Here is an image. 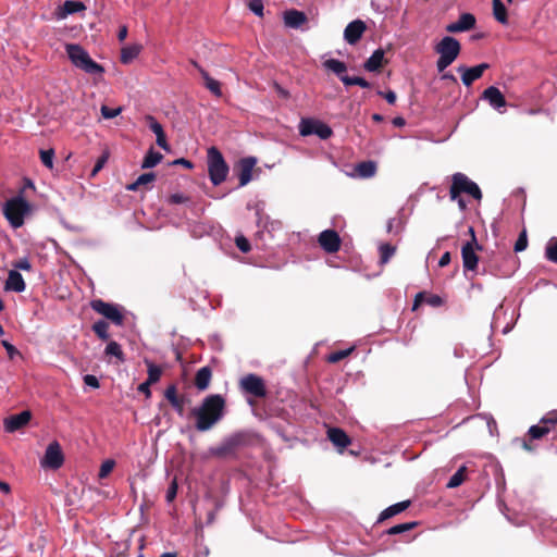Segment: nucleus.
Wrapping results in <instances>:
<instances>
[{
	"label": "nucleus",
	"instance_id": "f8f14e48",
	"mask_svg": "<svg viewBox=\"0 0 557 557\" xmlns=\"http://www.w3.org/2000/svg\"><path fill=\"white\" fill-rule=\"evenodd\" d=\"M64 461L61 446L58 442H52L48 445L44 458L40 461L42 468L59 469Z\"/></svg>",
	"mask_w": 557,
	"mask_h": 557
},
{
	"label": "nucleus",
	"instance_id": "69168bd1",
	"mask_svg": "<svg viewBox=\"0 0 557 557\" xmlns=\"http://www.w3.org/2000/svg\"><path fill=\"white\" fill-rule=\"evenodd\" d=\"M150 385L151 383H149L147 380L145 382H143L139 386H138V391L143 394H145L147 397L150 396Z\"/></svg>",
	"mask_w": 557,
	"mask_h": 557
},
{
	"label": "nucleus",
	"instance_id": "1a4fd4ad",
	"mask_svg": "<svg viewBox=\"0 0 557 557\" xmlns=\"http://www.w3.org/2000/svg\"><path fill=\"white\" fill-rule=\"evenodd\" d=\"M92 310L110 320L113 324L121 326L124 322V317L121 307L114 304L106 302L101 299H96L90 302Z\"/></svg>",
	"mask_w": 557,
	"mask_h": 557
},
{
	"label": "nucleus",
	"instance_id": "49530a36",
	"mask_svg": "<svg viewBox=\"0 0 557 557\" xmlns=\"http://www.w3.org/2000/svg\"><path fill=\"white\" fill-rule=\"evenodd\" d=\"M145 120L148 123L149 128L156 136L164 132L162 125L156 120L154 116L148 114L145 116Z\"/></svg>",
	"mask_w": 557,
	"mask_h": 557
},
{
	"label": "nucleus",
	"instance_id": "aec40b11",
	"mask_svg": "<svg viewBox=\"0 0 557 557\" xmlns=\"http://www.w3.org/2000/svg\"><path fill=\"white\" fill-rule=\"evenodd\" d=\"M257 164L255 157H247L239 162V185L245 186L251 181L252 170Z\"/></svg>",
	"mask_w": 557,
	"mask_h": 557
},
{
	"label": "nucleus",
	"instance_id": "a18cd8bd",
	"mask_svg": "<svg viewBox=\"0 0 557 557\" xmlns=\"http://www.w3.org/2000/svg\"><path fill=\"white\" fill-rule=\"evenodd\" d=\"M54 151L52 149L40 150V160L48 169L53 168Z\"/></svg>",
	"mask_w": 557,
	"mask_h": 557
},
{
	"label": "nucleus",
	"instance_id": "4c0bfd02",
	"mask_svg": "<svg viewBox=\"0 0 557 557\" xmlns=\"http://www.w3.org/2000/svg\"><path fill=\"white\" fill-rule=\"evenodd\" d=\"M108 330H109V324L104 320H98L92 325V331L102 341H108V338H109Z\"/></svg>",
	"mask_w": 557,
	"mask_h": 557
},
{
	"label": "nucleus",
	"instance_id": "423d86ee",
	"mask_svg": "<svg viewBox=\"0 0 557 557\" xmlns=\"http://www.w3.org/2000/svg\"><path fill=\"white\" fill-rule=\"evenodd\" d=\"M468 194L476 200L482 199V193L478 184L471 181L466 174L457 172L451 177L449 196L451 200H456L460 194Z\"/></svg>",
	"mask_w": 557,
	"mask_h": 557
},
{
	"label": "nucleus",
	"instance_id": "c03bdc74",
	"mask_svg": "<svg viewBox=\"0 0 557 557\" xmlns=\"http://www.w3.org/2000/svg\"><path fill=\"white\" fill-rule=\"evenodd\" d=\"M380 252H381V262L386 263L395 253V247L389 244L381 245Z\"/></svg>",
	"mask_w": 557,
	"mask_h": 557
},
{
	"label": "nucleus",
	"instance_id": "f3484780",
	"mask_svg": "<svg viewBox=\"0 0 557 557\" xmlns=\"http://www.w3.org/2000/svg\"><path fill=\"white\" fill-rule=\"evenodd\" d=\"M30 418L32 414L28 410L13 414L4 420V430L9 433H13L25 426L29 422Z\"/></svg>",
	"mask_w": 557,
	"mask_h": 557
},
{
	"label": "nucleus",
	"instance_id": "79ce46f5",
	"mask_svg": "<svg viewBox=\"0 0 557 557\" xmlns=\"http://www.w3.org/2000/svg\"><path fill=\"white\" fill-rule=\"evenodd\" d=\"M342 82L346 86L357 85V86H360L361 88H369L370 87L369 82H367L364 78L358 77V76L342 77Z\"/></svg>",
	"mask_w": 557,
	"mask_h": 557
},
{
	"label": "nucleus",
	"instance_id": "774afa93",
	"mask_svg": "<svg viewBox=\"0 0 557 557\" xmlns=\"http://www.w3.org/2000/svg\"><path fill=\"white\" fill-rule=\"evenodd\" d=\"M126 36H127V27L122 26L117 33V38L120 41H123V40H125Z\"/></svg>",
	"mask_w": 557,
	"mask_h": 557
},
{
	"label": "nucleus",
	"instance_id": "a211bd4d",
	"mask_svg": "<svg viewBox=\"0 0 557 557\" xmlns=\"http://www.w3.org/2000/svg\"><path fill=\"white\" fill-rule=\"evenodd\" d=\"M475 25V17L471 13H462L458 21L450 23L446 26L448 33H461L473 28Z\"/></svg>",
	"mask_w": 557,
	"mask_h": 557
},
{
	"label": "nucleus",
	"instance_id": "09e8293b",
	"mask_svg": "<svg viewBox=\"0 0 557 557\" xmlns=\"http://www.w3.org/2000/svg\"><path fill=\"white\" fill-rule=\"evenodd\" d=\"M177 494V481L173 479L166 490L165 499L168 503H172Z\"/></svg>",
	"mask_w": 557,
	"mask_h": 557
},
{
	"label": "nucleus",
	"instance_id": "473e14b6",
	"mask_svg": "<svg viewBox=\"0 0 557 557\" xmlns=\"http://www.w3.org/2000/svg\"><path fill=\"white\" fill-rule=\"evenodd\" d=\"M421 301H424L425 304H428L431 307H440L443 304L442 298L437 295H430L428 297H424L420 293L414 298L413 309H416L421 304Z\"/></svg>",
	"mask_w": 557,
	"mask_h": 557
},
{
	"label": "nucleus",
	"instance_id": "338daca9",
	"mask_svg": "<svg viewBox=\"0 0 557 557\" xmlns=\"http://www.w3.org/2000/svg\"><path fill=\"white\" fill-rule=\"evenodd\" d=\"M450 262V253L448 251H446L445 253L442 255V257L440 258L438 260V265L441 268L443 267H446L448 265Z\"/></svg>",
	"mask_w": 557,
	"mask_h": 557
},
{
	"label": "nucleus",
	"instance_id": "393cba45",
	"mask_svg": "<svg viewBox=\"0 0 557 557\" xmlns=\"http://www.w3.org/2000/svg\"><path fill=\"white\" fill-rule=\"evenodd\" d=\"M410 506V500H404V502H399V503H396L387 508H385L381 513H380V517H379V522L381 521H384L386 519H389L400 512H403L404 510H406L408 507Z\"/></svg>",
	"mask_w": 557,
	"mask_h": 557
},
{
	"label": "nucleus",
	"instance_id": "2eb2a0df",
	"mask_svg": "<svg viewBox=\"0 0 557 557\" xmlns=\"http://www.w3.org/2000/svg\"><path fill=\"white\" fill-rule=\"evenodd\" d=\"M240 443V435H232L225 438L219 446L211 448V454L216 457H226L233 454Z\"/></svg>",
	"mask_w": 557,
	"mask_h": 557
},
{
	"label": "nucleus",
	"instance_id": "e433bc0d",
	"mask_svg": "<svg viewBox=\"0 0 557 557\" xmlns=\"http://www.w3.org/2000/svg\"><path fill=\"white\" fill-rule=\"evenodd\" d=\"M145 362L147 364V370H148V379H147V381L149 383H151V384L157 383L160 380V377H161L162 369L159 366H156L154 363H152L149 360H145Z\"/></svg>",
	"mask_w": 557,
	"mask_h": 557
},
{
	"label": "nucleus",
	"instance_id": "052dcab7",
	"mask_svg": "<svg viewBox=\"0 0 557 557\" xmlns=\"http://www.w3.org/2000/svg\"><path fill=\"white\" fill-rule=\"evenodd\" d=\"M156 141H157V145H158L160 148H162V149H164V150H169V149H170V147H169V145H168V143H166V138H165V134H164V132H163L162 134H158V135L156 136Z\"/></svg>",
	"mask_w": 557,
	"mask_h": 557
},
{
	"label": "nucleus",
	"instance_id": "37998d69",
	"mask_svg": "<svg viewBox=\"0 0 557 557\" xmlns=\"http://www.w3.org/2000/svg\"><path fill=\"white\" fill-rule=\"evenodd\" d=\"M123 111V108L122 107H117V108H109L108 106H101L100 108V112H101V115L103 119L106 120H110V119H114L116 117L117 115H120Z\"/></svg>",
	"mask_w": 557,
	"mask_h": 557
},
{
	"label": "nucleus",
	"instance_id": "bf43d9fd",
	"mask_svg": "<svg viewBox=\"0 0 557 557\" xmlns=\"http://www.w3.org/2000/svg\"><path fill=\"white\" fill-rule=\"evenodd\" d=\"M377 95L384 97L389 104H394L397 99L396 94L393 90H388L386 92L379 90Z\"/></svg>",
	"mask_w": 557,
	"mask_h": 557
},
{
	"label": "nucleus",
	"instance_id": "680f3d73",
	"mask_svg": "<svg viewBox=\"0 0 557 557\" xmlns=\"http://www.w3.org/2000/svg\"><path fill=\"white\" fill-rule=\"evenodd\" d=\"M188 199L187 197H185L183 194L181 193H176V194H173L171 195L170 197V202L172 203H184L186 202Z\"/></svg>",
	"mask_w": 557,
	"mask_h": 557
},
{
	"label": "nucleus",
	"instance_id": "8fccbe9b",
	"mask_svg": "<svg viewBox=\"0 0 557 557\" xmlns=\"http://www.w3.org/2000/svg\"><path fill=\"white\" fill-rule=\"evenodd\" d=\"M108 159H109V152L106 151L103 152V154L97 160L92 171H91V176H96L98 174L99 171L102 170V168L106 165V163L108 162Z\"/></svg>",
	"mask_w": 557,
	"mask_h": 557
},
{
	"label": "nucleus",
	"instance_id": "4d7b16f0",
	"mask_svg": "<svg viewBox=\"0 0 557 557\" xmlns=\"http://www.w3.org/2000/svg\"><path fill=\"white\" fill-rule=\"evenodd\" d=\"M165 398L171 403H174L178 400L176 387L174 385H171L165 391Z\"/></svg>",
	"mask_w": 557,
	"mask_h": 557
},
{
	"label": "nucleus",
	"instance_id": "ddd939ff",
	"mask_svg": "<svg viewBox=\"0 0 557 557\" xmlns=\"http://www.w3.org/2000/svg\"><path fill=\"white\" fill-rule=\"evenodd\" d=\"M488 67L490 65L487 63H481L472 67L460 65L457 71L461 74L462 84L469 87L474 81L479 79Z\"/></svg>",
	"mask_w": 557,
	"mask_h": 557
},
{
	"label": "nucleus",
	"instance_id": "72a5a7b5",
	"mask_svg": "<svg viewBox=\"0 0 557 557\" xmlns=\"http://www.w3.org/2000/svg\"><path fill=\"white\" fill-rule=\"evenodd\" d=\"M493 1V14L496 21L502 24H507V10L504 3L500 0H492Z\"/></svg>",
	"mask_w": 557,
	"mask_h": 557
},
{
	"label": "nucleus",
	"instance_id": "5fc2aeb1",
	"mask_svg": "<svg viewBox=\"0 0 557 557\" xmlns=\"http://www.w3.org/2000/svg\"><path fill=\"white\" fill-rule=\"evenodd\" d=\"M14 269L13 270H23V271H29L32 269V264H30V261L28 260V258L24 257V258H21L18 259L14 264H13Z\"/></svg>",
	"mask_w": 557,
	"mask_h": 557
},
{
	"label": "nucleus",
	"instance_id": "de8ad7c7",
	"mask_svg": "<svg viewBox=\"0 0 557 557\" xmlns=\"http://www.w3.org/2000/svg\"><path fill=\"white\" fill-rule=\"evenodd\" d=\"M248 8L257 16H263L264 7L262 0H249Z\"/></svg>",
	"mask_w": 557,
	"mask_h": 557
},
{
	"label": "nucleus",
	"instance_id": "39448f33",
	"mask_svg": "<svg viewBox=\"0 0 557 557\" xmlns=\"http://www.w3.org/2000/svg\"><path fill=\"white\" fill-rule=\"evenodd\" d=\"M209 177L213 185H220L225 181L228 166L216 147H210L207 152Z\"/></svg>",
	"mask_w": 557,
	"mask_h": 557
},
{
	"label": "nucleus",
	"instance_id": "0e129e2a",
	"mask_svg": "<svg viewBox=\"0 0 557 557\" xmlns=\"http://www.w3.org/2000/svg\"><path fill=\"white\" fill-rule=\"evenodd\" d=\"M171 406L174 408V410L177 412L178 416H184V406L183 400L178 399L174 403H171Z\"/></svg>",
	"mask_w": 557,
	"mask_h": 557
},
{
	"label": "nucleus",
	"instance_id": "f704fd0d",
	"mask_svg": "<svg viewBox=\"0 0 557 557\" xmlns=\"http://www.w3.org/2000/svg\"><path fill=\"white\" fill-rule=\"evenodd\" d=\"M156 175L153 173H144L137 177V180L129 184L126 188L127 190H137L139 186L150 184L154 181Z\"/></svg>",
	"mask_w": 557,
	"mask_h": 557
},
{
	"label": "nucleus",
	"instance_id": "9d476101",
	"mask_svg": "<svg viewBox=\"0 0 557 557\" xmlns=\"http://www.w3.org/2000/svg\"><path fill=\"white\" fill-rule=\"evenodd\" d=\"M471 240L467 242L461 248L462 265L465 270L474 271L478 267L479 258L475 248L481 249L476 243L473 227H469Z\"/></svg>",
	"mask_w": 557,
	"mask_h": 557
},
{
	"label": "nucleus",
	"instance_id": "7c9ffc66",
	"mask_svg": "<svg viewBox=\"0 0 557 557\" xmlns=\"http://www.w3.org/2000/svg\"><path fill=\"white\" fill-rule=\"evenodd\" d=\"M104 354L107 357H115L119 362H124V352L122 350L121 345L115 341H110L104 349Z\"/></svg>",
	"mask_w": 557,
	"mask_h": 557
},
{
	"label": "nucleus",
	"instance_id": "a878e982",
	"mask_svg": "<svg viewBox=\"0 0 557 557\" xmlns=\"http://www.w3.org/2000/svg\"><path fill=\"white\" fill-rule=\"evenodd\" d=\"M384 60V51L382 49H376L373 51V53L370 55V58L364 62L363 67L364 70L369 72H375L377 71Z\"/></svg>",
	"mask_w": 557,
	"mask_h": 557
},
{
	"label": "nucleus",
	"instance_id": "58836bf2",
	"mask_svg": "<svg viewBox=\"0 0 557 557\" xmlns=\"http://www.w3.org/2000/svg\"><path fill=\"white\" fill-rule=\"evenodd\" d=\"M465 471H466V467L462 466L460 467L449 479V481L447 482V487L448 488H455V487H458L459 485L462 484L463 480H465Z\"/></svg>",
	"mask_w": 557,
	"mask_h": 557
},
{
	"label": "nucleus",
	"instance_id": "a19ab883",
	"mask_svg": "<svg viewBox=\"0 0 557 557\" xmlns=\"http://www.w3.org/2000/svg\"><path fill=\"white\" fill-rule=\"evenodd\" d=\"M417 525V522H406V523H399L396 524L387 530V534L395 535L400 534L404 532H407L411 529H413Z\"/></svg>",
	"mask_w": 557,
	"mask_h": 557
},
{
	"label": "nucleus",
	"instance_id": "4be33fe9",
	"mask_svg": "<svg viewBox=\"0 0 557 557\" xmlns=\"http://www.w3.org/2000/svg\"><path fill=\"white\" fill-rule=\"evenodd\" d=\"M327 438L333 443L335 447L338 448L341 453L351 443L349 436L338 428L329 429Z\"/></svg>",
	"mask_w": 557,
	"mask_h": 557
},
{
	"label": "nucleus",
	"instance_id": "412c9836",
	"mask_svg": "<svg viewBox=\"0 0 557 557\" xmlns=\"http://www.w3.org/2000/svg\"><path fill=\"white\" fill-rule=\"evenodd\" d=\"M483 98L495 110H500L506 106V100L500 90L495 86H490L483 92Z\"/></svg>",
	"mask_w": 557,
	"mask_h": 557
},
{
	"label": "nucleus",
	"instance_id": "dca6fc26",
	"mask_svg": "<svg viewBox=\"0 0 557 557\" xmlns=\"http://www.w3.org/2000/svg\"><path fill=\"white\" fill-rule=\"evenodd\" d=\"M366 30V24L361 20L350 22L344 30V39L349 45H355Z\"/></svg>",
	"mask_w": 557,
	"mask_h": 557
},
{
	"label": "nucleus",
	"instance_id": "e2e57ef3",
	"mask_svg": "<svg viewBox=\"0 0 557 557\" xmlns=\"http://www.w3.org/2000/svg\"><path fill=\"white\" fill-rule=\"evenodd\" d=\"M2 346L5 348L8 355L13 358L14 355L17 352L16 348L10 344L8 341H2Z\"/></svg>",
	"mask_w": 557,
	"mask_h": 557
},
{
	"label": "nucleus",
	"instance_id": "4468645a",
	"mask_svg": "<svg viewBox=\"0 0 557 557\" xmlns=\"http://www.w3.org/2000/svg\"><path fill=\"white\" fill-rule=\"evenodd\" d=\"M320 246L330 253L336 252L341 247L338 234L333 230H325L319 235Z\"/></svg>",
	"mask_w": 557,
	"mask_h": 557
},
{
	"label": "nucleus",
	"instance_id": "6e6d98bb",
	"mask_svg": "<svg viewBox=\"0 0 557 557\" xmlns=\"http://www.w3.org/2000/svg\"><path fill=\"white\" fill-rule=\"evenodd\" d=\"M528 246V239H527V235L525 233L523 232L519 238L517 239L516 244H515V251L516 252H520V251H523Z\"/></svg>",
	"mask_w": 557,
	"mask_h": 557
},
{
	"label": "nucleus",
	"instance_id": "9b49d317",
	"mask_svg": "<svg viewBox=\"0 0 557 557\" xmlns=\"http://www.w3.org/2000/svg\"><path fill=\"white\" fill-rule=\"evenodd\" d=\"M239 386L242 391L255 397H264L267 394L263 379L253 373L243 376L239 381Z\"/></svg>",
	"mask_w": 557,
	"mask_h": 557
},
{
	"label": "nucleus",
	"instance_id": "6ab92c4d",
	"mask_svg": "<svg viewBox=\"0 0 557 557\" xmlns=\"http://www.w3.org/2000/svg\"><path fill=\"white\" fill-rule=\"evenodd\" d=\"M86 10V5L82 1L66 0L55 11L57 20L61 21L66 18L69 15L78 13Z\"/></svg>",
	"mask_w": 557,
	"mask_h": 557
},
{
	"label": "nucleus",
	"instance_id": "603ef678",
	"mask_svg": "<svg viewBox=\"0 0 557 557\" xmlns=\"http://www.w3.org/2000/svg\"><path fill=\"white\" fill-rule=\"evenodd\" d=\"M235 243H236L237 248L242 252H248L250 250L249 240L245 236H243V235L237 236L235 238Z\"/></svg>",
	"mask_w": 557,
	"mask_h": 557
},
{
	"label": "nucleus",
	"instance_id": "c9c22d12",
	"mask_svg": "<svg viewBox=\"0 0 557 557\" xmlns=\"http://www.w3.org/2000/svg\"><path fill=\"white\" fill-rule=\"evenodd\" d=\"M161 160L162 154L150 149L143 161L141 168L151 169L156 166Z\"/></svg>",
	"mask_w": 557,
	"mask_h": 557
},
{
	"label": "nucleus",
	"instance_id": "7ed1b4c3",
	"mask_svg": "<svg viewBox=\"0 0 557 557\" xmlns=\"http://www.w3.org/2000/svg\"><path fill=\"white\" fill-rule=\"evenodd\" d=\"M434 49L435 52L440 55L436 61V69L441 73L444 72L458 58L461 46L456 38L451 36H445L435 46Z\"/></svg>",
	"mask_w": 557,
	"mask_h": 557
},
{
	"label": "nucleus",
	"instance_id": "3c124183",
	"mask_svg": "<svg viewBox=\"0 0 557 557\" xmlns=\"http://www.w3.org/2000/svg\"><path fill=\"white\" fill-rule=\"evenodd\" d=\"M351 351L352 348L335 351L329 356L327 360L333 363L338 362L339 360L346 358Z\"/></svg>",
	"mask_w": 557,
	"mask_h": 557
},
{
	"label": "nucleus",
	"instance_id": "20e7f679",
	"mask_svg": "<svg viewBox=\"0 0 557 557\" xmlns=\"http://www.w3.org/2000/svg\"><path fill=\"white\" fill-rule=\"evenodd\" d=\"M29 212V202L22 196L13 197L3 205V214L14 228H18L24 224V219Z\"/></svg>",
	"mask_w": 557,
	"mask_h": 557
},
{
	"label": "nucleus",
	"instance_id": "2f4dec72",
	"mask_svg": "<svg viewBox=\"0 0 557 557\" xmlns=\"http://www.w3.org/2000/svg\"><path fill=\"white\" fill-rule=\"evenodd\" d=\"M200 74L205 81L206 87L216 97H220L222 95L221 86L218 81L212 78L208 72H206L203 69H199Z\"/></svg>",
	"mask_w": 557,
	"mask_h": 557
},
{
	"label": "nucleus",
	"instance_id": "864d4df0",
	"mask_svg": "<svg viewBox=\"0 0 557 557\" xmlns=\"http://www.w3.org/2000/svg\"><path fill=\"white\" fill-rule=\"evenodd\" d=\"M115 462L113 460H106L102 462L99 471V476L101 479L106 478L114 468Z\"/></svg>",
	"mask_w": 557,
	"mask_h": 557
},
{
	"label": "nucleus",
	"instance_id": "0eeeda50",
	"mask_svg": "<svg viewBox=\"0 0 557 557\" xmlns=\"http://www.w3.org/2000/svg\"><path fill=\"white\" fill-rule=\"evenodd\" d=\"M299 134L304 137L317 135L321 139H327L332 136V128L325 123L314 119H301L299 122Z\"/></svg>",
	"mask_w": 557,
	"mask_h": 557
},
{
	"label": "nucleus",
	"instance_id": "ea45409f",
	"mask_svg": "<svg viewBox=\"0 0 557 557\" xmlns=\"http://www.w3.org/2000/svg\"><path fill=\"white\" fill-rule=\"evenodd\" d=\"M545 257L547 260L557 263V238H552L545 248Z\"/></svg>",
	"mask_w": 557,
	"mask_h": 557
},
{
	"label": "nucleus",
	"instance_id": "6e6552de",
	"mask_svg": "<svg viewBox=\"0 0 557 557\" xmlns=\"http://www.w3.org/2000/svg\"><path fill=\"white\" fill-rule=\"evenodd\" d=\"M557 432V410L547 412L540 421L539 424L532 425L529 429V435L533 440L542 438L549 433Z\"/></svg>",
	"mask_w": 557,
	"mask_h": 557
},
{
	"label": "nucleus",
	"instance_id": "13d9d810",
	"mask_svg": "<svg viewBox=\"0 0 557 557\" xmlns=\"http://www.w3.org/2000/svg\"><path fill=\"white\" fill-rule=\"evenodd\" d=\"M84 383L89 386V387H92V388H98L99 387V381L98 379L92 375V374H86L84 376Z\"/></svg>",
	"mask_w": 557,
	"mask_h": 557
},
{
	"label": "nucleus",
	"instance_id": "c756f323",
	"mask_svg": "<svg viewBox=\"0 0 557 557\" xmlns=\"http://www.w3.org/2000/svg\"><path fill=\"white\" fill-rule=\"evenodd\" d=\"M211 381V370L208 367L200 368L195 377V385L199 391H205L208 388Z\"/></svg>",
	"mask_w": 557,
	"mask_h": 557
},
{
	"label": "nucleus",
	"instance_id": "cd10ccee",
	"mask_svg": "<svg viewBox=\"0 0 557 557\" xmlns=\"http://www.w3.org/2000/svg\"><path fill=\"white\" fill-rule=\"evenodd\" d=\"M141 51V45L134 44L125 46L121 50V62L123 64H129L133 62Z\"/></svg>",
	"mask_w": 557,
	"mask_h": 557
},
{
	"label": "nucleus",
	"instance_id": "f03ea898",
	"mask_svg": "<svg viewBox=\"0 0 557 557\" xmlns=\"http://www.w3.org/2000/svg\"><path fill=\"white\" fill-rule=\"evenodd\" d=\"M65 51L71 63L86 74L101 76L104 73V67L94 61L81 45L67 44L65 45Z\"/></svg>",
	"mask_w": 557,
	"mask_h": 557
},
{
	"label": "nucleus",
	"instance_id": "bb28decb",
	"mask_svg": "<svg viewBox=\"0 0 557 557\" xmlns=\"http://www.w3.org/2000/svg\"><path fill=\"white\" fill-rule=\"evenodd\" d=\"M356 175L360 178H370L375 175L376 164L373 161H363L355 166Z\"/></svg>",
	"mask_w": 557,
	"mask_h": 557
},
{
	"label": "nucleus",
	"instance_id": "5701e85b",
	"mask_svg": "<svg viewBox=\"0 0 557 557\" xmlns=\"http://www.w3.org/2000/svg\"><path fill=\"white\" fill-rule=\"evenodd\" d=\"M26 288L22 274L16 270H11L5 281V289L15 293H22Z\"/></svg>",
	"mask_w": 557,
	"mask_h": 557
},
{
	"label": "nucleus",
	"instance_id": "b1692460",
	"mask_svg": "<svg viewBox=\"0 0 557 557\" xmlns=\"http://www.w3.org/2000/svg\"><path fill=\"white\" fill-rule=\"evenodd\" d=\"M306 21L307 17L304 12L288 10L284 13V23L288 27L299 28Z\"/></svg>",
	"mask_w": 557,
	"mask_h": 557
},
{
	"label": "nucleus",
	"instance_id": "f257e3e1",
	"mask_svg": "<svg viewBox=\"0 0 557 557\" xmlns=\"http://www.w3.org/2000/svg\"><path fill=\"white\" fill-rule=\"evenodd\" d=\"M225 410V400L219 394L207 396L200 406L191 410L196 419L195 428L199 432L211 430L223 417Z\"/></svg>",
	"mask_w": 557,
	"mask_h": 557
},
{
	"label": "nucleus",
	"instance_id": "c85d7f7f",
	"mask_svg": "<svg viewBox=\"0 0 557 557\" xmlns=\"http://www.w3.org/2000/svg\"><path fill=\"white\" fill-rule=\"evenodd\" d=\"M323 66L327 70L336 74L339 79L342 77H348L345 73L347 71V65L337 59H329L323 62Z\"/></svg>",
	"mask_w": 557,
	"mask_h": 557
}]
</instances>
